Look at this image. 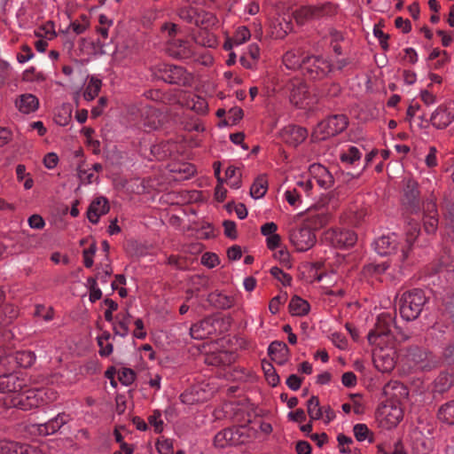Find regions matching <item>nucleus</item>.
<instances>
[{"label":"nucleus","instance_id":"nucleus-1","mask_svg":"<svg viewBox=\"0 0 454 454\" xmlns=\"http://www.w3.org/2000/svg\"><path fill=\"white\" fill-rule=\"evenodd\" d=\"M427 301V298L422 289L414 288L404 292L399 301L401 317L406 321L417 319L421 314Z\"/></svg>","mask_w":454,"mask_h":454},{"label":"nucleus","instance_id":"nucleus-2","mask_svg":"<svg viewBox=\"0 0 454 454\" xmlns=\"http://www.w3.org/2000/svg\"><path fill=\"white\" fill-rule=\"evenodd\" d=\"M395 318L390 314H380L372 330L367 335L368 341L373 345H393L394 332L392 330Z\"/></svg>","mask_w":454,"mask_h":454},{"label":"nucleus","instance_id":"nucleus-3","mask_svg":"<svg viewBox=\"0 0 454 454\" xmlns=\"http://www.w3.org/2000/svg\"><path fill=\"white\" fill-rule=\"evenodd\" d=\"M348 124L345 114L331 115L320 121L312 133L316 141L325 140L344 131Z\"/></svg>","mask_w":454,"mask_h":454},{"label":"nucleus","instance_id":"nucleus-4","mask_svg":"<svg viewBox=\"0 0 454 454\" xmlns=\"http://www.w3.org/2000/svg\"><path fill=\"white\" fill-rule=\"evenodd\" d=\"M49 390L44 388L27 389L11 399V405L23 411L37 408L48 403Z\"/></svg>","mask_w":454,"mask_h":454},{"label":"nucleus","instance_id":"nucleus-5","mask_svg":"<svg viewBox=\"0 0 454 454\" xmlns=\"http://www.w3.org/2000/svg\"><path fill=\"white\" fill-rule=\"evenodd\" d=\"M333 70V65L321 56H307L302 59L301 71L311 80L324 79Z\"/></svg>","mask_w":454,"mask_h":454},{"label":"nucleus","instance_id":"nucleus-6","mask_svg":"<svg viewBox=\"0 0 454 454\" xmlns=\"http://www.w3.org/2000/svg\"><path fill=\"white\" fill-rule=\"evenodd\" d=\"M170 37L167 45L168 53L179 59H189L196 56V49L192 42L176 37V30H168Z\"/></svg>","mask_w":454,"mask_h":454},{"label":"nucleus","instance_id":"nucleus-7","mask_svg":"<svg viewBox=\"0 0 454 454\" xmlns=\"http://www.w3.org/2000/svg\"><path fill=\"white\" fill-rule=\"evenodd\" d=\"M160 72L163 81L168 83L184 87H191L193 84V74L187 72L183 67L166 65Z\"/></svg>","mask_w":454,"mask_h":454},{"label":"nucleus","instance_id":"nucleus-8","mask_svg":"<svg viewBox=\"0 0 454 454\" xmlns=\"http://www.w3.org/2000/svg\"><path fill=\"white\" fill-rule=\"evenodd\" d=\"M290 241L299 252L310 249L316 243V235L311 228L302 226L294 229L290 232Z\"/></svg>","mask_w":454,"mask_h":454},{"label":"nucleus","instance_id":"nucleus-9","mask_svg":"<svg viewBox=\"0 0 454 454\" xmlns=\"http://www.w3.org/2000/svg\"><path fill=\"white\" fill-rule=\"evenodd\" d=\"M337 12V6L332 3H326L320 7H303L295 12V20L299 26L304 25L306 20L321 16H332Z\"/></svg>","mask_w":454,"mask_h":454},{"label":"nucleus","instance_id":"nucleus-10","mask_svg":"<svg viewBox=\"0 0 454 454\" xmlns=\"http://www.w3.org/2000/svg\"><path fill=\"white\" fill-rule=\"evenodd\" d=\"M430 121L438 129H443L450 125L454 121V103L440 105L431 114Z\"/></svg>","mask_w":454,"mask_h":454},{"label":"nucleus","instance_id":"nucleus-11","mask_svg":"<svg viewBox=\"0 0 454 454\" xmlns=\"http://www.w3.org/2000/svg\"><path fill=\"white\" fill-rule=\"evenodd\" d=\"M326 239L337 248H348L356 243L357 236L351 230L336 229L328 231Z\"/></svg>","mask_w":454,"mask_h":454},{"label":"nucleus","instance_id":"nucleus-12","mask_svg":"<svg viewBox=\"0 0 454 454\" xmlns=\"http://www.w3.org/2000/svg\"><path fill=\"white\" fill-rule=\"evenodd\" d=\"M423 225L427 234H434L438 229V211L434 199L423 202Z\"/></svg>","mask_w":454,"mask_h":454},{"label":"nucleus","instance_id":"nucleus-13","mask_svg":"<svg viewBox=\"0 0 454 454\" xmlns=\"http://www.w3.org/2000/svg\"><path fill=\"white\" fill-rule=\"evenodd\" d=\"M403 203L411 213H418L420 209L419 184L416 181L409 179L403 188Z\"/></svg>","mask_w":454,"mask_h":454},{"label":"nucleus","instance_id":"nucleus-14","mask_svg":"<svg viewBox=\"0 0 454 454\" xmlns=\"http://www.w3.org/2000/svg\"><path fill=\"white\" fill-rule=\"evenodd\" d=\"M27 386L26 380L17 373L0 375V392L17 393L23 390Z\"/></svg>","mask_w":454,"mask_h":454},{"label":"nucleus","instance_id":"nucleus-15","mask_svg":"<svg viewBox=\"0 0 454 454\" xmlns=\"http://www.w3.org/2000/svg\"><path fill=\"white\" fill-rule=\"evenodd\" d=\"M307 137V129L297 125H288L282 131V137L285 143L294 147L304 142Z\"/></svg>","mask_w":454,"mask_h":454},{"label":"nucleus","instance_id":"nucleus-16","mask_svg":"<svg viewBox=\"0 0 454 454\" xmlns=\"http://www.w3.org/2000/svg\"><path fill=\"white\" fill-rule=\"evenodd\" d=\"M70 420L68 414L65 412L59 413L55 418L50 419L44 424L38 426V431L42 435H49L59 431L64 425Z\"/></svg>","mask_w":454,"mask_h":454},{"label":"nucleus","instance_id":"nucleus-17","mask_svg":"<svg viewBox=\"0 0 454 454\" xmlns=\"http://www.w3.org/2000/svg\"><path fill=\"white\" fill-rule=\"evenodd\" d=\"M16 108L24 114H29L35 112L39 107V99L36 96L31 93H25L20 95L15 99Z\"/></svg>","mask_w":454,"mask_h":454},{"label":"nucleus","instance_id":"nucleus-18","mask_svg":"<svg viewBox=\"0 0 454 454\" xmlns=\"http://www.w3.org/2000/svg\"><path fill=\"white\" fill-rule=\"evenodd\" d=\"M109 209L110 207L106 198H97L90 203L87 210V217L90 223H97L100 215L108 213Z\"/></svg>","mask_w":454,"mask_h":454},{"label":"nucleus","instance_id":"nucleus-19","mask_svg":"<svg viewBox=\"0 0 454 454\" xmlns=\"http://www.w3.org/2000/svg\"><path fill=\"white\" fill-rule=\"evenodd\" d=\"M268 351L271 359L278 364H284L290 356L289 348L283 341L275 340L271 342L269 346Z\"/></svg>","mask_w":454,"mask_h":454},{"label":"nucleus","instance_id":"nucleus-20","mask_svg":"<svg viewBox=\"0 0 454 454\" xmlns=\"http://www.w3.org/2000/svg\"><path fill=\"white\" fill-rule=\"evenodd\" d=\"M420 233V227L417 222H409V229L406 232V245L401 248L400 261L404 262L411 249V247Z\"/></svg>","mask_w":454,"mask_h":454},{"label":"nucleus","instance_id":"nucleus-21","mask_svg":"<svg viewBox=\"0 0 454 454\" xmlns=\"http://www.w3.org/2000/svg\"><path fill=\"white\" fill-rule=\"evenodd\" d=\"M398 242L395 234L382 236L375 241V249L380 255H387L395 253L397 249Z\"/></svg>","mask_w":454,"mask_h":454},{"label":"nucleus","instance_id":"nucleus-22","mask_svg":"<svg viewBox=\"0 0 454 454\" xmlns=\"http://www.w3.org/2000/svg\"><path fill=\"white\" fill-rule=\"evenodd\" d=\"M238 431L233 428H225L218 432L214 438V444L217 448H224L228 445H235L238 443Z\"/></svg>","mask_w":454,"mask_h":454},{"label":"nucleus","instance_id":"nucleus-23","mask_svg":"<svg viewBox=\"0 0 454 454\" xmlns=\"http://www.w3.org/2000/svg\"><path fill=\"white\" fill-rule=\"evenodd\" d=\"M311 171L315 174L314 178L319 186L325 189L333 186L334 183L333 177L325 167L320 164H314L311 166Z\"/></svg>","mask_w":454,"mask_h":454},{"label":"nucleus","instance_id":"nucleus-24","mask_svg":"<svg viewBox=\"0 0 454 454\" xmlns=\"http://www.w3.org/2000/svg\"><path fill=\"white\" fill-rule=\"evenodd\" d=\"M192 38L196 44L202 47L214 48L218 44L217 37L211 30H195Z\"/></svg>","mask_w":454,"mask_h":454},{"label":"nucleus","instance_id":"nucleus-25","mask_svg":"<svg viewBox=\"0 0 454 454\" xmlns=\"http://www.w3.org/2000/svg\"><path fill=\"white\" fill-rule=\"evenodd\" d=\"M288 309L293 316L302 317L309 312L310 306L307 301L294 295L289 302Z\"/></svg>","mask_w":454,"mask_h":454},{"label":"nucleus","instance_id":"nucleus-26","mask_svg":"<svg viewBox=\"0 0 454 454\" xmlns=\"http://www.w3.org/2000/svg\"><path fill=\"white\" fill-rule=\"evenodd\" d=\"M268 191V179L265 175L258 176L250 188V195L252 198L258 200L262 198Z\"/></svg>","mask_w":454,"mask_h":454},{"label":"nucleus","instance_id":"nucleus-27","mask_svg":"<svg viewBox=\"0 0 454 454\" xmlns=\"http://www.w3.org/2000/svg\"><path fill=\"white\" fill-rule=\"evenodd\" d=\"M250 37V30H238L232 36L226 35V40L223 43V48L226 51H230L234 45H239L245 43Z\"/></svg>","mask_w":454,"mask_h":454},{"label":"nucleus","instance_id":"nucleus-28","mask_svg":"<svg viewBox=\"0 0 454 454\" xmlns=\"http://www.w3.org/2000/svg\"><path fill=\"white\" fill-rule=\"evenodd\" d=\"M27 445L20 444L16 442L0 441V454H25L27 452Z\"/></svg>","mask_w":454,"mask_h":454},{"label":"nucleus","instance_id":"nucleus-29","mask_svg":"<svg viewBox=\"0 0 454 454\" xmlns=\"http://www.w3.org/2000/svg\"><path fill=\"white\" fill-rule=\"evenodd\" d=\"M178 15L180 19L185 20L190 24H194L200 27V23L203 24L204 18H201L197 11L191 6H184L179 10Z\"/></svg>","mask_w":454,"mask_h":454},{"label":"nucleus","instance_id":"nucleus-30","mask_svg":"<svg viewBox=\"0 0 454 454\" xmlns=\"http://www.w3.org/2000/svg\"><path fill=\"white\" fill-rule=\"evenodd\" d=\"M208 301L211 303H213L215 307L222 309H230L234 305L233 297L220 293L210 294L208 295Z\"/></svg>","mask_w":454,"mask_h":454},{"label":"nucleus","instance_id":"nucleus-31","mask_svg":"<svg viewBox=\"0 0 454 454\" xmlns=\"http://www.w3.org/2000/svg\"><path fill=\"white\" fill-rule=\"evenodd\" d=\"M102 86V81L95 76H91L86 86L83 98L87 101L93 100L99 93Z\"/></svg>","mask_w":454,"mask_h":454},{"label":"nucleus","instance_id":"nucleus-32","mask_svg":"<svg viewBox=\"0 0 454 454\" xmlns=\"http://www.w3.org/2000/svg\"><path fill=\"white\" fill-rule=\"evenodd\" d=\"M307 412L311 420H318L323 418V408L320 406L317 396L312 395L307 401Z\"/></svg>","mask_w":454,"mask_h":454},{"label":"nucleus","instance_id":"nucleus-33","mask_svg":"<svg viewBox=\"0 0 454 454\" xmlns=\"http://www.w3.org/2000/svg\"><path fill=\"white\" fill-rule=\"evenodd\" d=\"M438 419L449 425H454V400L442 404L437 413Z\"/></svg>","mask_w":454,"mask_h":454},{"label":"nucleus","instance_id":"nucleus-34","mask_svg":"<svg viewBox=\"0 0 454 454\" xmlns=\"http://www.w3.org/2000/svg\"><path fill=\"white\" fill-rule=\"evenodd\" d=\"M186 105L189 108L196 112L197 114H204L207 112V100L198 95H192L187 99Z\"/></svg>","mask_w":454,"mask_h":454},{"label":"nucleus","instance_id":"nucleus-35","mask_svg":"<svg viewBox=\"0 0 454 454\" xmlns=\"http://www.w3.org/2000/svg\"><path fill=\"white\" fill-rule=\"evenodd\" d=\"M353 433L358 442H363L364 440H368L371 443L374 442L373 433L365 424H356L353 427Z\"/></svg>","mask_w":454,"mask_h":454},{"label":"nucleus","instance_id":"nucleus-36","mask_svg":"<svg viewBox=\"0 0 454 454\" xmlns=\"http://www.w3.org/2000/svg\"><path fill=\"white\" fill-rule=\"evenodd\" d=\"M262 367L264 372L265 379L271 387L278 385L280 379L275 368L270 362L262 361Z\"/></svg>","mask_w":454,"mask_h":454},{"label":"nucleus","instance_id":"nucleus-37","mask_svg":"<svg viewBox=\"0 0 454 454\" xmlns=\"http://www.w3.org/2000/svg\"><path fill=\"white\" fill-rule=\"evenodd\" d=\"M72 118V108L70 105H63L55 115V121L60 126H66Z\"/></svg>","mask_w":454,"mask_h":454},{"label":"nucleus","instance_id":"nucleus-38","mask_svg":"<svg viewBox=\"0 0 454 454\" xmlns=\"http://www.w3.org/2000/svg\"><path fill=\"white\" fill-rule=\"evenodd\" d=\"M362 153L359 149L356 146H350L347 152L340 154V160L343 163L349 165L354 164L356 161L361 159Z\"/></svg>","mask_w":454,"mask_h":454},{"label":"nucleus","instance_id":"nucleus-39","mask_svg":"<svg viewBox=\"0 0 454 454\" xmlns=\"http://www.w3.org/2000/svg\"><path fill=\"white\" fill-rule=\"evenodd\" d=\"M283 63L288 69L300 68L301 70L302 59L293 51H287L283 56Z\"/></svg>","mask_w":454,"mask_h":454},{"label":"nucleus","instance_id":"nucleus-40","mask_svg":"<svg viewBox=\"0 0 454 454\" xmlns=\"http://www.w3.org/2000/svg\"><path fill=\"white\" fill-rule=\"evenodd\" d=\"M306 87L300 83L299 86L294 87L290 93V101L299 106L302 104V101L306 98Z\"/></svg>","mask_w":454,"mask_h":454},{"label":"nucleus","instance_id":"nucleus-41","mask_svg":"<svg viewBox=\"0 0 454 454\" xmlns=\"http://www.w3.org/2000/svg\"><path fill=\"white\" fill-rule=\"evenodd\" d=\"M192 59L193 60V62L202 65L204 67H210L214 63V58L212 54L207 50H196V56L192 57Z\"/></svg>","mask_w":454,"mask_h":454},{"label":"nucleus","instance_id":"nucleus-42","mask_svg":"<svg viewBox=\"0 0 454 454\" xmlns=\"http://www.w3.org/2000/svg\"><path fill=\"white\" fill-rule=\"evenodd\" d=\"M108 37V30H95V35L90 38V43L101 50L107 44Z\"/></svg>","mask_w":454,"mask_h":454},{"label":"nucleus","instance_id":"nucleus-43","mask_svg":"<svg viewBox=\"0 0 454 454\" xmlns=\"http://www.w3.org/2000/svg\"><path fill=\"white\" fill-rule=\"evenodd\" d=\"M244 116V112L242 108L235 106L231 108L228 111L227 119L223 121V125H235L238 121H239Z\"/></svg>","mask_w":454,"mask_h":454},{"label":"nucleus","instance_id":"nucleus-44","mask_svg":"<svg viewBox=\"0 0 454 454\" xmlns=\"http://www.w3.org/2000/svg\"><path fill=\"white\" fill-rule=\"evenodd\" d=\"M366 215V211L364 209H359V210H353L350 208L346 213V218L348 221L349 224L352 225H358Z\"/></svg>","mask_w":454,"mask_h":454},{"label":"nucleus","instance_id":"nucleus-45","mask_svg":"<svg viewBox=\"0 0 454 454\" xmlns=\"http://www.w3.org/2000/svg\"><path fill=\"white\" fill-rule=\"evenodd\" d=\"M270 274L275 278H277L278 280H279L284 286H290L291 285V282H292V277L284 272L282 269L278 268V267H272L270 269Z\"/></svg>","mask_w":454,"mask_h":454},{"label":"nucleus","instance_id":"nucleus-46","mask_svg":"<svg viewBox=\"0 0 454 454\" xmlns=\"http://www.w3.org/2000/svg\"><path fill=\"white\" fill-rule=\"evenodd\" d=\"M156 449L160 454H173V442L170 439L163 438L156 442Z\"/></svg>","mask_w":454,"mask_h":454},{"label":"nucleus","instance_id":"nucleus-47","mask_svg":"<svg viewBox=\"0 0 454 454\" xmlns=\"http://www.w3.org/2000/svg\"><path fill=\"white\" fill-rule=\"evenodd\" d=\"M136 380V373L132 369L122 368L119 372V380L125 386L131 385Z\"/></svg>","mask_w":454,"mask_h":454},{"label":"nucleus","instance_id":"nucleus-48","mask_svg":"<svg viewBox=\"0 0 454 454\" xmlns=\"http://www.w3.org/2000/svg\"><path fill=\"white\" fill-rule=\"evenodd\" d=\"M97 251V245L96 242H93L90 244V246L84 249L82 252L83 255V263L86 268H91L93 265V256Z\"/></svg>","mask_w":454,"mask_h":454},{"label":"nucleus","instance_id":"nucleus-49","mask_svg":"<svg viewBox=\"0 0 454 454\" xmlns=\"http://www.w3.org/2000/svg\"><path fill=\"white\" fill-rule=\"evenodd\" d=\"M339 449L341 453H350L351 450L349 445L353 443L351 437L347 436L343 434H339L337 436Z\"/></svg>","mask_w":454,"mask_h":454},{"label":"nucleus","instance_id":"nucleus-50","mask_svg":"<svg viewBox=\"0 0 454 454\" xmlns=\"http://www.w3.org/2000/svg\"><path fill=\"white\" fill-rule=\"evenodd\" d=\"M442 359L450 365H454V340L445 346L442 353Z\"/></svg>","mask_w":454,"mask_h":454},{"label":"nucleus","instance_id":"nucleus-51","mask_svg":"<svg viewBox=\"0 0 454 454\" xmlns=\"http://www.w3.org/2000/svg\"><path fill=\"white\" fill-rule=\"evenodd\" d=\"M114 333L116 335L126 337L129 333V320H127L125 317H122L121 320H119L117 325L114 326Z\"/></svg>","mask_w":454,"mask_h":454},{"label":"nucleus","instance_id":"nucleus-52","mask_svg":"<svg viewBox=\"0 0 454 454\" xmlns=\"http://www.w3.org/2000/svg\"><path fill=\"white\" fill-rule=\"evenodd\" d=\"M287 299V294H284L283 295H277L273 297L269 304L270 311L275 315L279 311V307L283 304Z\"/></svg>","mask_w":454,"mask_h":454},{"label":"nucleus","instance_id":"nucleus-53","mask_svg":"<svg viewBox=\"0 0 454 454\" xmlns=\"http://www.w3.org/2000/svg\"><path fill=\"white\" fill-rule=\"evenodd\" d=\"M201 263L210 269L220 263L219 257L214 253L207 252L201 257Z\"/></svg>","mask_w":454,"mask_h":454},{"label":"nucleus","instance_id":"nucleus-54","mask_svg":"<svg viewBox=\"0 0 454 454\" xmlns=\"http://www.w3.org/2000/svg\"><path fill=\"white\" fill-rule=\"evenodd\" d=\"M149 424L154 427L156 433H161L163 430V421L160 419V412L154 411L153 414L148 418Z\"/></svg>","mask_w":454,"mask_h":454},{"label":"nucleus","instance_id":"nucleus-55","mask_svg":"<svg viewBox=\"0 0 454 454\" xmlns=\"http://www.w3.org/2000/svg\"><path fill=\"white\" fill-rule=\"evenodd\" d=\"M224 228V235L231 239L234 240L238 238V232L236 229V223L231 220H225L223 223Z\"/></svg>","mask_w":454,"mask_h":454},{"label":"nucleus","instance_id":"nucleus-56","mask_svg":"<svg viewBox=\"0 0 454 454\" xmlns=\"http://www.w3.org/2000/svg\"><path fill=\"white\" fill-rule=\"evenodd\" d=\"M134 325L136 329L133 331V336L139 340H144L146 338V332L145 331L144 322L141 318H137L135 320Z\"/></svg>","mask_w":454,"mask_h":454},{"label":"nucleus","instance_id":"nucleus-57","mask_svg":"<svg viewBox=\"0 0 454 454\" xmlns=\"http://www.w3.org/2000/svg\"><path fill=\"white\" fill-rule=\"evenodd\" d=\"M341 382L345 387H352L356 385L357 379L353 372H347L342 374Z\"/></svg>","mask_w":454,"mask_h":454},{"label":"nucleus","instance_id":"nucleus-58","mask_svg":"<svg viewBox=\"0 0 454 454\" xmlns=\"http://www.w3.org/2000/svg\"><path fill=\"white\" fill-rule=\"evenodd\" d=\"M32 57L33 52L31 48L28 45L24 44L21 46V51L17 55V59L20 63H24L32 59Z\"/></svg>","mask_w":454,"mask_h":454},{"label":"nucleus","instance_id":"nucleus-59","mask_svg":"<svg viewBox=\"0 0 454 454\" xmlns=\"http://www.w3.org/2000/svg\"><path fill=\"white\" fill-rule=\"evenodd\" d=\"M28 224L33 229L41 230L44 227L45 223L41 215L35 214L28 218Z\"/></svg>","mask_w":454,"mask_h":454},{"label":"nucleus","instance_id":"nucleus-60","mask_svg":"<svg viewBox=\"0 0 454 454\" xmlns=\"http://www.w3.org/2000/svg\"><path fill=\"white\" fill-rule=\"evenodd\" d=\"M106 104H107V98L106 97L99 98V99L98 101V106L91 109V117L95 119V118H98V116H100L102 114L103 109L106 106Z\"/></svg>","mask_w":454,"mask_h":454},{"label":"nucleus","instance_id":"nucleus-61","mask_svg":"<svg viewBox=\"0 0 454 454\" xmlns=\"http://www.w3.org/2000/svg\"><path fill=\"white\" fill-rule=\"evenodd\" d=\"M227 256L231 261L239 260L242 256V250L240 246L233 245L232 247H229L227 250Z\"/></svg>","mask_w":454,"mask_h":454},{"label":"nucleus","instance_id":"nucleus-62","mask_svg":"<svg viewBox=\"0 0 454 454\" xmlns=\"http://www.w3.org/2000/svg\"><path fill=\"white\" fill-rule=\"evenodd\" d=\"M286 385L292 390H298L301 385V379L298 377L296 374H291L286 379Z\"/></svg>","mask_w":454,"mask_h":454},{"label":"nucleus","instance_id":"nucleus-63","mask_svg":"<svg viewBox=\"0 0 454 454\" xmlns=\"http://www.w3.org/2000/svg\"><path fill=\"white\" fill-rule=\"evenodd\" d=\"M59 161L58 155L54 153H49L43 159V163L47 168H54Z\"/></svg>","mask_w":454,"mask_h":454},{"label":"nucleus","instance_id":"nucleus-64","mask_svg":"<svg viewBox=\"0 0 454 454\" xmlns=\"http://www.w3.org/2000/svg\"><path fill=\"white\" fill-rule=\"evenodd\" d=\"M295 450L297 454H311V445L306 441H299Z\"/></svg>","mask_w":454,"mask_h":454}]
</instances>
